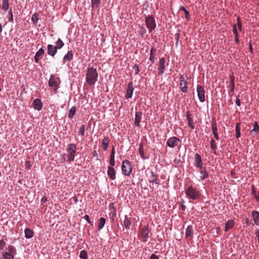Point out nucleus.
I'll return each mask as SVG.
<instances>
[{"label":"nucleus","mask_w":259,"mask_h":259,"mask_svg":"<svg viewBox=\"0 0 259 259\" xmlns=\"http://www.w3.org/2000/svg\"><path fill=\"white\" fill-rule=\"evenodd\" d=\"M180 90L183 93L187 92V81L185 80L184 75H180Z\"/></svg>","instance_id":"nucleus-15"},{"label":"nucleus","mask_w":259,"mask_h":259,"mask_svg":"<svg viewBox=\"0 0 259 259\" xmlns=\"http://www.w3.org/2000/svg\"><path fill=\"white\" fill-rule=\"evenodd\" d=\"M109 143V139L108 137H104L102 141L103 150L106 151L108 149Z\"/></svg>","instance_id":"nucleus-31"},{"label":"nucleus","mask_w":259,"mask_h":259,"mask_svg":"<svg viewBox=\"0 0 259 259\" xmlns=\"http://www.w3.org/2000/svg\"><path fill=\"white\" fill-rule=\"evenodd\" d=\"M145 21L149 32L151 33L156 26L154 18L151 15H148L146 16Z\"/></svg>","instance_id":"nucleus-8"},{"label":"nucleus","mask_w":259,"mask_h":259,"mask_svg":"<svg viewBox=\"0 0 259 259\" xmlns=\"http://www.w3.org/2000/svg\"><path fill=\"white\" fill-rule=\"evenodd\" d=\"M113 166L112 165L108 166L107 175L111 180H114L116 179V171Z\"/></svg>","instance_id":"nucleus-17"},{"label":"nucleus","mask_w":259,"mask_h":259,"mask_svg":"<svg viewBox=\"0 0 259 259\" xmlns=\"http://www.w3.org/2000/svg\"><path fill=\"white\" fill-rule=\"evenodd\" d=\"M236 104L238 106H240L241 105V102H240V100L238 98V97H237V99H236Z\"/></svg>","instance_id":"nucleus-63"},{"label":"nucleus","mask_w":259,"mask_h":259,"mask_svg":"<svg viewBox=\"0 0 259 259\" xmlns=\"http://www.w3.org/2000/svg\"><path fill=\"white\" fill-rule=\"evenodd\" d=\"M142 112L138 111L136 112L135 118V125L137 126L140 125V122L142 119Z\"/></svg>","instance_id":"nucleus-24"},{"label":"nucleus","mask_w":259,"mask_h":259,"mask_svg":"<svg viewBox=\"0 0 259 259\" xmlns=\"http://www.w3.org/2000/svg\"><path fill=\"white\" fill-rule=\"evenodd\" d=\"M235 225L234 220L231 219L227 221L225 223V231L228 232L230 229L233 228Z\"/></svg>","instance_id":"nucleus-27"},{"label":"nucleus","mask_w":259,"mask_h":259,"mask_svg":"<svg viewBox=\"0 0 259 259\" xmlns=\"http://www.w3.org/2000/svg\"><path fill=\"white\" fill-rule=\"evenodd\" d=\"M230 84L231 87L229 92L233 93L234 92L235 88L234 76L233 75L230 76Z\"/></svg>","instance_id":"nucleus-33"},{"label":"nucleus","mask_w":259,"mask_h":259,"mask_svg":"<svg viewBox=\"0 0 259 259\" xmlns=\"http://www.w3.org/2000/svg\"><path fill=\"white\" fill-rule=\"evenodd\" d=\"M148 178V181L150 183H155L158 186L160 184L158 175L155 174L153 171H150Z\"/></svg>","instance_id":"nucleus-10"},{"label":"nucleus","mask_w":259,"mask_h":259,"mask_svg":"<svg viewBox=\"0 0 259 259\" xmlns=\"http://www.w3.org/2000/svg\"><path fill=\"white\" fill-rule=\"evenodd\" d=\"M25 237L27 239L31 238L33 236V232L29 228H26L24 230Z\"/></svg>","instance_id":"nucleus-32"},{"label":"nucleus","mask_w":259,"mask_h":259,"mask_svg":"<svg viewBox=\"0 0 259 259\" xmlns=\"http://www.w3.org/2000/svg\"><path fill=\"white\" fill-rule=\"evenodd\" d=\"M139 153L143 159H145L146 157L145 156L144 151V148H143V145L142 143H141L139 145Z\"/></svg>","instance_id":"nucleus-35"},{"label":"nucleus","mask_w":259,"mask_h":259,"mask_svg":"<svg viewBox=\"0 0 259 259\" xmlns=\"http://www.w3.org/2000/svg\"><path fill=\"white\" fill-rule=\"evenodd\" d=\"M149 259H159V257L155 254L152 253L150 256Z\"/></svg>","instance_id":"nucleus-59"},{"label":"nucleus","mask_w":259,"mask_h":259,"mask_svg":"<svg viewBox=\"0 0 259 259\" xmlns=\"http://www.w3.org/2000/svg\"><path fill=\"white\" fill-rule=\"evenodd\" d=\"M39 14L35 13L31 16V21L34 25H36L39 20Z\"/></svg>","instance_id":"nucleus-38"},{"label":"nucleus","mask_w":259,"mask_h":259,"mask_svg":"<svg viewBox=\"0 0 259 259\" xmlns=\"http://www.w3.org/2000/svg\"><path fill=\"white\" fill-rule=\"evenodd\" d=\"M156 49L153 47H152L150 49V57L149 60L152 64H153L155 62V60L157 59L155 57L156 55Z\"/></svg>","instance_id":"nucleus-20"},{"label":"nucleus","mask_w":259,"mask_h":259,"mask_svg":"<svg viewBox=\"0 0 259 259\" xmlns=\"http://www.w3.org/2000/svg\"><path fill=\"white\" fill-rule=\"evenodd\" d=\"M186 116L189 126L191 128V129L193 130L195 126L192 114H191L190 111H188L186 112Z\"/></svg>","instance_id":"nucleus-16"},{"label":"nucleus","mask_w":259,"mask_h":259,"mask_svg":"<svg viewBox=\"0 0 259 259\" xmlns=\"http://www.w3.org/2000/svg\"><path fill=\"white\" fill-rule=\"evenodd\" d=\"M114 203H110L109 204V209L110 211H111V210H116L115 207L114 206Z\"/></svg>","instance_id":"nucleus-56"},{"label":"nucleus","mask_w":259,"mask_h":259,"mask_svg":"<svg viewBox=\"0 0 259 259\" xmlns=\"http://www.w3.org/2000/svg\"><path fill=\"white\" fill-rule=\"evenodd\" d=\"M185 194L189 199L192 200H197L200 196L199 191L191 185L187 187L185 190Z\"/></svg>","instance_id":"nucleus-3"},{"label":"nucleus","mask_w":259,"mask_h":259,"mask_svg":"<svg viewBox=\"0 0 259 259\" xmlns=\"http://www.w3.org/2000/svg\"><path fill=\"white\" fill-rule=\"evenodd\" d=\"M6 242L4 239L0 240V252H3L6 247Z\"/></svg>","instance_id":"nucleus-44"},{"label":"nucleus","mask_w":259,"mask_h":259,"mask_svg":"<svg viewBox=\"0 0 259 259\" xmlns=\"http://www.w3.org/2000/svg\"><path fill=\"white\" fill-rule=\"evenodd\" d=\"M233 33H236V32H237V26H236V24H234L233 25Z\"/></svg>","instance_id":"nucleus-61"},{"label":"nucleus","mask_w":259,"mask_h":259,"mask_svg":"<svg viewBox=\"0 0 259 259\" xmlns=\"http://www.w3.org/2000/svg\"><path fill=\"white\" fill-rule=\"evenodd\" d=\"M131 225V218H128L127 215H124V220L123 221V227L126 230H129Z\"/></svg>","instance_id":"nucleus-28"},{"label":"nucleus","mask_w":259,"mask_h":259,"mask_svg":"<svg viewBox=\"0 0 259 259\" xmlns=\"http://www.w3.org/2000/svg\"><path fill=\"white\" fill-rule=\"evenodd\" d=\"M240 123H237L236 124L235 126V134H236V137L237 138H239L240 137Z\"/></svg>","instance_id":"nucleus-42"},{"label":"nucleus","mask_w":259,"mask_h":259,"mask_svg":"<svg viewBox=\"0 0 259 259\" xmlns=\"http://www.w3.org/2000/svg\"><path fill=\"white\" fill-rule=\"evenodd\" d=\"M245 223L247 225L249 226L250 225V221L249 220V219L248 218H246L245 219Z\"/></svg>","instance_id":"nucleus-64"},{"label":"nucleus","mask_w":259,"mask_h":259,"mask_svg":"<svg viewBox=\"0 0 259 259\" xmlns=\"http://www.w3.org/2000/svg\"><path fill=\"white\" fill-rule=\"evenodd\" d=\"M151 236L152 233L149 225L144 226L141 230L140 239L141 241L144 243L147 242Z\"/></svg>","instance_id":"nucleus-4"},{"label":"nucleus","mask_w":259,"mask_h":259,"mask_svg":"<svg viewBox=\"0 0 259 259\" xmlns=\"http://www.w3.org/2000/svg\"><path fill=\"white\" fill-rule=\"evenodd\" d=\"M252 217L255 225L259 226V212L253 210L251 212Z\"/></svg>","instance_id":"nucleus-26"},{"label":"nucleus","mask_w":259,"mask_h":259,"mask_svg":"<svg viewBox=\"0 0 259 259\" xmlns=\"http://www.w3.org/2000/svg\"><path fill=\"white\" fill-rule=\"evenodd\" d=\"M258 132H259V126H258L257 122L256 121H255L253 124V128L251 131H250V134H253L254 133L256 134Z\"/></svg>","instance_id":"nucleus-36"},{"label":"nucleus","mask_w":259,"mask_h":259,"mask_svg":"<svg viewBox=\"0 0 259 259\" xmlns=\"http://www.w3.org/2000/svg\"><path fill=\"white\" fill-rule=\"evenodd\" d=\"M85 126L82 124L79 128L78 135L83 136L84 135Z\"/></svg>","instance_id":"nucleus-48"},{"label":"nucleus","mask_w":259,"mask_h":259,"mask_svg":"<svg viewBox=\"0 0 259 259\" xmlns=\"http://www.w3.org/2000/svg\"><path fill=\"white\" fill-rule=\"evenodd\" d=\"M181 142V141L179 138L172 137L167 140L166 144L169 147L173 148L177 146Z\"/></svg>","instance_id":"nucleus-9"},{"label":"nucleus","mask_w":259,"mask_h":259,"mask_svg":"<svg viewBox=\"0 0 259 259\" xmlns=\"http://www.w3.org/2000/svg\"><path fill=\"white\" fill-rule=\"evenodd\" d=\"M109 164L110 165H115V149L114 146H113L111 150V152L109 158Z\"/></svg>","instance_id":"nucleus-29"},{"label":"nucleus","mask_w":259,"mask_h":259,"mask_svg":"<svg viewBox=\"0 0 259 259\" xmlns=\"http://www.w3.org/2000/svg\"><path fill=\"white\" fill-rule=\"evenodd\" d=\"M91 3L92 9L98 8L101 5V0H91Z\"/></svg>","instance_id":"nucleus-41"},{"label":"nucleus","mask_w":259,"mask_h":259,"mask_svg":"<svg viewBox=\"0 0 259 259\" xmlns=\"http://www.w3.org/2000/svg\"><path fill=\"white\" fill-rule=\"evenodd\" d=\"M134 91V88L133 82H129L126 88V95L125 96L126 99L128 100L132 97Z\"/></svg>","instance_id":"nucleus-13"},{"label":"nucleus","mask_w":259,"mask_h":259,"mask_svg":"<svg viewBox=\"0 0 259 259\" xmlns=\"http://www.w3.org/2000/svg\"><path fill=\"white\" fill-rule=\"evenodd\" d=\"M121 170L125 176H129L132 172V166L131 162L127 159L122 161Z\"/></svg>","instance_id":"nucleus-6"},{"label":"nucleus","mask_w":259,"mask_h":259,"mask_svg":"<svg viewBox=\"0 0 259 259\" xmlns=\"http://www.w3.org/2000/svg\"><path fill=\"white\" fill-rule=\"evenodd\" d=\"M60 82L59 77H56L54 75H51L49 80L48 84L49 87L53 88L54 92L57 93L59 88Z\"/></svg>","instance_id":"nucleus-7"},{"label":"nucleus","mask_w":259,"mask_h":259,"mask_svg":"<svg viewBox=\"0 0 259 259\" xmlns=\"http://www.w3.org/2000/svg\"><path fill=\"white\" fill-rule=\"evenodd\" d=\"M255 234L256 237L257 238V240H258V242L259 244V229H257L255 231Z\"/></svg>","instance_id":"nucleus-60"},{"label":"nucleus","mask_w":259,"mask_h":259,"mask_svg":"<svg viewBox=\"0 0 259 259\" xmlns=\"http://www.w3.org/2000/svg\"><path fill=\"white\" fill-rule=\"evenodd\" d=\"M211 124L212 133L214 136V138L217 140L219 141L220 140V138L218 133V128L216 121L215 120L212 121Z\"/></svg>","instance_id":"nucleus-22"},{"label":"nucleus","mask_w":259,"mask_h":259,"mask_svg":"<svg viewBox=\"0 0 259 259\" xmlns=\"http://www.w3.org/2000/svg\"><path fill=\"white\" fill-rule=\"evenodd\" d=\"M194 165L198 169H201L203 166L202 158L198 153L195 154Z\"/></svg>","instance_id":"nucleus-14"},{"label":"nucleus","mask_w":259,"mask_h":259,"mask_svg":"<svg viewBox=\"0 0 259 259\" xmlns=\"http://www.w3.org/2000/svg\"><path fill=\"white\" fill-rule=\"evenodd\" d=\"M57 50L56 47L51 44H49L47 46V53L49 55L52 57H54L57 52Z\"/></svg>","instance_id":"nucleus-18"},{"label":"nucleus","mask_w":259,"mask_h":259,"mask_svg":"<svg viewBox=\"0 0 259 259\" xmlns=\"http://www.w3.org/2000/svg\"><path fill=\"white\" fill-rule=\"evenodd\" d=\"M71 199L73 200L75 204H77L78 202V199L77 197L76 196L72 197Z\"/></svg>","instance_id":"nucleus-62"},{"label":"nucleus","mask_w":259,"mask_h":259,"mask_svg":"<svg viewBox=\"0 0 259 259\" xmlns=\"http://www.w3.org/2000/svg\"><path fill=\"white\" fill-rule=\"evenodd\" d=\"M165 59L164 57H162L159 59V63H158V74L159 75H162L165 70Z\"/></svg>","instance_id":"nucleus-12"},{"label":"nucleus","mask_w":259,"mask_h":259,"mask_svg":"<svg viewBox=\"0 0 259 259\" xmlns=\"http://www.w3.org/2000/svg\"><path fill=\"white\" fill-rule=\"evenodd\" d=\"M133 69L135 71V75H137L139 73V71H140L138 65L137 64H135L133 66Z\"/></svg>","instance_id":"nucleus-50"},{"label":"nucleus","mask_w":259,"mask_h":259,"mask_svg":"<svg viewBox=\"0 0 259 259\" xmlns=\"http://www.w3.org/2000/svg\"><path fill=\"white\" fill-rule=\"evenodd\" d=\"M75 112H76V107L75 106L72 107L69 110V114H68V117L70 119L72 118L74 116Z\"/></svg>","instance_id":"nucleus-43"},{"label":"nucleus","mask_w":259,"mask_h":259,"mask_svg":"<svg viewBox=\"0 0 259 259\" xmlns=\"http://www.w3.org/2000/svg\"><path fill=\"white\" fill-rule=\"evenodd\" d=\"M79 257L82 259H88V256L87 252L85 250H82L80 252Z\"/></svg>","instance_id":"nucleus-46"},{"label":"nucleus","mask_w":259,"mask_h":259,"mask_svg":"<svg viewBox=\"0 0 259 259\" xmlns=\"http://www.w3.org/2000/svg\"><path fill=\"white\" fill-rule=\"evenodd\" d=\"M67 152V161L72 162L75 158V153L77 151L76 145L75 144H69L66 149Z\"/></svg>","instance_id":"nucleus-5"},{"label":"nucleus","mask_w":259,"mask_h":259,"mask_svg":"<svg viewBox=\"0 0 259 259\" xmlns=\"http://www.w3.org/2000/svg\"><path fill=\"white\" fill-rule=\"evenodd\" d=\"M251 194L254 196L256 201L259 202V196L257 195L256 189L254 185L251 186Z\"/></svg>","instance_id":"nucleus-45"},{"label":"nucleus","mask_w":259,"mask_h":259,"mask_svg":"<svg viewBox=\"0 0 259 259\" xmlns=\"http://www.w3.org/2000/svg\"><path fill=\"white\" fill-rule=\"evenodd\" d=\"M32 104L34 109L35 110L39 111L42 109V103L39 99L37 98L34 99L33 101Z\"/></svg>","instance_id":"nucleus-21"},{"label":"nucleus","mask_w":259,"mask_h":259,"mask_svg":"<svg viewBox=\"0 0 259 259\" xmlns=\"http://www.w3.org/2000/svg\"><path fill=\"white\" fill-rule=\"evenodd\" d=\"M8 18L9 22L13 23V15L12 9H10L9 11Z\"/></svg>","instance_id":"nucleus-49"},{"label":"nucleus","mask_w":259,"mask_h":259,"mask_svg":"<svg viewBox=\"0 0 259 259\" xmlns=\"http://www.w3.org/2000/svg\"><path fill=\"white\" fill-rule=\"evenodd\" d=\"M73 57V52L71 50L68 51L63 57V63L65 64L67 62H70L72 60Z\"/></svg>","instance_id":"nucleus-19"},{"label":"nucleus","mask_w":259,"mask_h":259,"mask_svg":"<svg viewBox=\"0 0 259 259\" xmlns=\"http://www.w3.org/2000/svg\"><path fill=\"white\" fill-rule=\"evenodd\" d=\"M16 248L12 245H8L3 252H0V259H15L17 254Z\"/></svg>","instance_id":"nucleus-2"},{"label":"nucleus","mask_w":259,"mask_h":259,"mask_svg":"<svg viewBox=\"0 0 259 259\" xmlns=\"http://www.w3.org/2000/svg\"><path fill=\"white\" fill-rule=\"evenodd\" d=\"M9 8V0H3L2 9L5 12L7 11Z\"/></svg>","instance_id":"nucleus-40"},{"label":"nucleus","mask_w":259,"mask_h":259,"mask_svg":"<svg viewBox=\"0 0 259 259\" xmlns=\"http://www.w3.org/2000/svg\"><path fill=\"white\" fill-rule=\"evenodd\" d=\"M210 148H211V150L212 151V152L214 154L216 155L217 154V146L215 144V142L213 139H211L210 142Z\"/></svg>","instance_id":"nucleus-34"},{"label":"nucleus","mask_w":259,"mask_h":259,"mask_svg":"<svg viewBox=\"0 0 259 259\" xmlns=\"http://www.w3.org/2000/svg\"><path fill=\"white\" fill-rule=\"evenodd\" d=\"M106 223V220L104 218H101L99 220L98 229L99 230H101L104 226Z\"/></svg>","instance_id":"nucleus-37"},{"label":"nucleus","mask_w":259,"mask_h":259,"mask_svg":"<svg viewBox=\"0 0 259 259\" xmlns=\"http://www.w3.org/2000/svg\"><path fill=\"white\" fill-rule=\"evenodd\" d=\"M197 92L199 101L204 102L205 101V91L200 84L197 85Z\"/></svg>","instance_id":"nucleus-11"},{"label":"nucleus","mask_w":259,"mask_h":259,"mask_svg":"<svg viewBox=\"0 0 259 259\" xmlns=\"http://www.w3.org/2000/svg\"><path fill=\"white\" fill-rule=\"evenodd\" d=\"M83 218L88 222V223L91 224L92 225H93L92 223L91 222V221L90 219L89 216L88 215L85 214L83 217Z\"/></svg>","instance_id":"nucleus-57"},{"label":"nucleus","mask_w":259,"mask_h":259,"mask_svg":"<svg viewBox=\"0 0 259 259\" xmlns=\"http://www.w3.org/2000/svg\"><path fill=\"white\" fill-rule=\"evenodd\" d=\"M199 169V172L202 175L200 178L201 180H204L208 177V172H207L205 167L202 166L201 169Z\"/></svg>","instance_id":"nucleus-30"},{"label":"nucleus","mask_w":259,"mask_h":259,"mask_svg":"<svg viewBox=\"0 0 259 259\" xmlns=\"http://www.w3.org/2000/svg\"><path fill=\"white\" fill-rule=\"evenodd\" d=\"M98 73L96 68L88 67L85 81L89 85H93L98 80Z\"/></svg>","instance_id":"nucleus-1"},{"label":"nucleus","mask_w":259,"mask_h":259,"mask_svg":"<svg viewBox=\"0 0 259 259\" xmlns=\"http://www.w3.org/2000/svg\"><path fill=\"white\" fill-rule=\"evenodd\" d=\"M185 201L183 200L181 202L179 203V206L181 207V208L183 210L185 211L186 209V206L184 205Z\"/></svg>","instance_id":"nucleus-53"},{"label":"nucleus","mask_w":259,"mask_h":259,"mask_svg":"<svg viewBox=\"0 0 259 259\" xmlns=\"http://www.w3.org/2000/svg\"><path fill=\"white\" fill-rule=\"evenodd\" d=\"M48 201V198L46 196H44L41 198L40 202L41 204L44 205V204Z\"/></svg>","instance_id":"nucleus-55"},{"label":"nucleus","mask_w":259,"mask_h":259,"mask_svg":"<svg viewBox=\"0 0 259 259\" xmlns=\"http://www.w3.org/2000/svg\"><path fill=\"white\" fill-rule=\"evenodd\" d=\"M116 214V210H111L109 213V216L110 217V220L113 221L114 220V218Z\"/></svg>","instance_id":"nucleus-47"},{"label":"nucleus","mask_w":259,"mask_h":259,"mask_svg":"<svg viewBox=\"0 0 259 259\" xmlns=\"http://www.w3.org/2000/svg\"><path fill=\"white\" fill-rule=\"evenodd\" d=\"M56 46H55L56 47L57 50L61 49L64 45V42L61 40V38H59L58 40L55 42Z\"/></svg>","instance_id":"nucleus-39"},{"label":"nucleus","mask_w":259,"mask_h":259,"mask_svg":"<svg viewBox=\"0 0 259 259\" xmlns=\"http://www.w3.org/2000/svg\"><path fill=\"white\" fill-rule=\"evenodd\" d=\"M175 35H176V46H177L178 45V42H179L180 37V33L179 32H177L175 34Z\"/></svg>","instance_id":"nucleus-54"},{"label":"nucleus","mask_w":259,"mask_h":259,"mask_svg":"<svg viewBox=\"0 0 259 259\" xmlns=\"http://www.w3.org/2000/svg\"><path fill=\"white\" fill-rule=\"evenodd\" d=\"M237 25L239 27V30L240 31H241V29H242V23H241L240 18L239 17H238L237 18Z\"/></svg>","instance_id":"nucleus-51"},{"label":"nucleus","mask_w":259,"mask_h":259,"mask_svg":"<svg viewBox=\"0 0 259 259\" xmlns=\"http://www.w3.org/2000/svg\"><path fill=\"white\" fill-rule=\"evenodd\" d=\"M194 231L193 226L189 225L186 230L185 237L187 239L192 238L193 237Z\"/></svg>","instance_id":"nucleus-23"},{"label":"nucleus","mask_w":259,"mask_h":259,"mask_svg":"<svg viewBox=\"0 0 259 259\" xmlns=\"http://www.w3.org/2000/svg\"><path fill=\"white\" fill-rule=\"evenodd\" d=\"M184 13L185 15L186 19L188 21H190L191 20V16L189 11L187 10L186 11H185Z\"/></svg>","instance_id":"nucleus-52"},{"label":"nucleus","mask_w":259,"mask_h":259,"mask_svg":"<svg viewBox=\"0 0 259 259\" xmlns=\"http://www.w3.org/2000/svg\"><path fill=\"white\" fill-rule=\"evenodd\" d=\"M93 156L96 157V160H99V158L98 157V153L96 150H94L93 152Z\"/></svg>","instance_id":"nucleus-58"},{"label":"nucleus","mask_w":259,"mask_h":259,"mask_svg":"<svg viewBox=\"0 0 259 259\" xmlns=\"http://www.w3.org/2000/svg\"><path fill=\"white\" fill-rule=\"evenodd\" d=\"M44 53L45 50L42 48H40L34 56V61L35 63H38L40 58H41Z\"/></svg>","instance_id":"nucleus-25"}]
</instances>
